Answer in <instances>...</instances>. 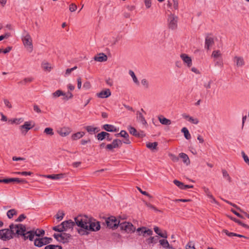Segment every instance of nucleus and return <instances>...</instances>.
<instances>
[{"label":"nucleus","mask_w":249,"mask_h":249,"mask_svg":"<svg viewBox=\"0 0 249 249\" xmlns=\"http://www.w3.org/2000/svg\"><path fill=\"white\" fill-rule=\"evenodd\" d=\"M10 36V34L9 33H7L3 35H1L0 36V41L5 38H8Z\"/></svg>","instance_id":"59"},{"label":"nucleus","mask_w":249,"mask_h":249,"mask_svg":"<svg viewBox=\"0 0 249 249\" xmlns=\"http://www.w3.org/2000/svg\"><path fill=\"white\" fill-rule=\"evenodd\" d=\"M223 232L228 236L229 237H232L234 235H236V233H233V232H231L228 231L227 230H224Z\"/></svg>","instance_id":"58"},{"label":"nucleus","mask_w":249,"mask_h":249,"mask_svg":"<svg viewBox=\"0 0 249 249\" xmlns=\"http://www.w3.org/2000/svg\"><path fill=\"white\" fill-rule=\"evenodd\" d=\"M53 230L55 231L59 232L60 233L64 231L62 227V225H61V224L58 226L53 227Z\"/></svg>","instance_id":"49"},{"label":"nucleus","mask_w":249,"mask_h":249,"mask_svg":"<svg viewBox=\"0 0 249 249\" xmlns=\"http://www.w3.org/2000/svg\"><path fill=\"white\" fill-rule=\"evenodd\" d=\"M122 142L119 139L114 140L111 144H108L106 146V148L109 150H112L113 148H118L121 146Z\"/></svg>","instance_id":"13"},{"label":"nucleus","mask_w":249,"mask_h":249,"mask_svg":"<svg viewBox=\"0 0 249 249\" xmlns=\"http://www.w3.org/2000/svg\"><path fill=\"white\" fill-rule=\"evenodd\" d=\"M241 154H242V157H243V158L244 159V161L247 164L249 165V158L248 156L243 151H242L241 152Z\"/></svg>","instance_id":"50"},{"label":"nucleus","mask_w":249,"mask_h":249,"mask_svg":"<svg viewBox=\"0 0 249 249\" xmlns=\"http://www.w3.org/2000/svg\"><path fill=\"white\" fill-rule=\"evenodd\" d=\"M157 145H158V143L157 142H147L146 144V147L151 150L156 149Z\"/></svg>","instance_id":"33"},{"label":"nucleus","mask_w":249,"mask_h":249,"mask_svg":"<svg viewBox=\"0 0 249 249\" xmlns=\"http://www.w3.org/2000/svg\"><path fill=\"white\" fill-rule=\"evenodd\" d=\"M107 135L106 132L103 131L97 134V138L98 140L102 141L106 138Z\"/></svg>","instance_id":"40"},{"label":"nucleus","mask_w":249,"mask_h":249,"mask_svg":"<svg viewBox=\"0 0 249 249\" xmlns=\"http://www.w3.org/2000/svg\"><path fill=\"white\" fill-rule=\"evenodd\" d=\"M43 176L48 178L57 180V179H59L61 178H63L64 177V174H53V175H44Z\"/></svg>","instance_id":"21"},{"label":"nucleus","mask_w":249,"mask_h":249,"mask_svg":"<svg viewBox=\"0 0 249 249\" xmlns=\"http://www.w3.org/2000/svg\"><path fill=\"white\" fill-rule=\"evenodd\" d=\"M85 133L84 132H78L73 134L71 136V138L73 140H76L83 137Z\"/></svg>","instance_id":"29"},{"label":"nucleus","mask_w":249,"mask_h":249,"mask_svg":"<svg viewBox=\"0 0 249 249\" xmlns=\"http://www.w3.org/2000/svg\"><path fill=\"white\" fill-rule=\"evenodd\" d=\"M137 119L138 120L143 124H146V121H145L144 117H143L142 113L138 111L137 113Z\"/></svg>","instance_id":"30"},{"label":"nucleus","mask_w":249,"mask_h":249,"mask_svg":"<svg viewBox=\"0 0 249 249\" xmlns=\"http://www.w3.org/2000/svg\"><path fill=\"white\" fill-rule=\"evenodd\" d=\"M10 230L5 229L0 230V239L6 241L13 238L14 235L17 237L21 236L24 240L29 239L32 240L35 235L37 236L44 233V230L38 229L33 230H28L24 225L22 224L14 225L10 226Z\"/></svg>","instance_id":"1"},{"label":"nucleus","mask_w":249,"mask_h":249,"mask_svg":"<svg viewBox=\"0 0 249 249\" xmlns=\"http://www.w3.org/2000/svg\"><path fill=\"white\" fill-rule=\"evenodd\" d=\"M117 137L119 136H121V137H123L124 138H127L129 137V135L128 133L124 130H122L121 132L115 135Z\"/></svg>","instance_id":"45"},{"label":"nucleus","mask_w":249,"mask_h":249,"mask_svg":"<svg viewBox=\"0 0 249 249\" xmlns=\"http://www.w3.org/2000/svg\"><path fill=\"white\" fill-rule=\"evenodd\" d=\"M177 17L173 16L172 15V29L174 28H176L177 26Z\"/></svg>","instance_id":"47"},{"label":"nucleus","mask_w":249,"mask_h":249,"mask_svg":"<svg viewBox=\"0 0 249 249\" xmlns=\"http://www.w3.org/2000/svg\"><path fill=\"white\" fill-rule=\"evenodd\" d=\"M182 116L184 119L192 124H197L199 123V120L196 117L191 116L185 113L183 114Z\"/></svg>","instance_id":"16"},{"label":"nucleus","mask_w":249,"mask_h":249,"mask_svg":"<svg viewBox=\"0 0 249 249\" xmlns=\"http://www.w3.org/2000/svg\"><path fill=\"white\" fill-rule=\"evenodd\" d=\"M223 177L224 178L227 180L229 182L231 181V178L228 173V172L226 170L222 171Z\"/></svg>","instance_id":"46"},{"label":"nucleus","mask_w":249,"mask_h":249,"mask_svg":"<svg viewBox=\"0 0 249 249\" xmlns=\"http://www.w3.org/2000/svg\"><path fill=\"white\" fill-rule=\"evenodd\" d=\"M107 57L104 53H100L94 57V60L98 62H105L107 60Z\"/></svg>","instance_id":"18"},{"label":"nucleus","mask_w":249,"mask_h":249,"mask_svg":"<svg viewBox=\"0 0 249 249\" xmlns=\"http://www.w3.org/2000/svg\"><path fill=\"white\" fill-rule=\"evenodd\" d=\"M77 7L74 3H71L69 6V10L71 12L75 11L77 10Z\"/></svg>","instance_id":"53"},{"label":"nucleus","mask_w":249,"mask_h":249,"mask_svg":"<svg viewBox=\"0 0 249 249\" xmlns=\"http://www.w3.org/2000/svg\"><path fill=\"white\" fill-rule=\"evenodd\" d=\"M119 226L122 230L125 231L127 233L133 232L136 230L135 227L132 224L127 222L120 223Z\"/></svg>","instance_id":"7"},{"label":"nucleus","mask_w":249,"mask_h":249,"mask_svg":"<svg viewBox=\"0 0 249 249\" xmlns=\"http://www.w3.org/2000/svg\"><path fill=\"white\" fill-rule=\"evenodd\" d=\"M128 129L131 134L135 136H139V134L137 133V130L134 127L130 126L128 127Z\"/></svg>","instance_id":"37"},{"label":"nucleus","mask_w":249,"mask_h":249,"mask_svg":"<svg viewBox=\"0 0 249 249\" xmlns=\"http://www.w3.org/2000/svg\"><path fill=\"white\" fill-rule=\"evenodd\" d=\"M86 129L87 130L88 132L90 134L95 133L98 130H97V128L94 127L92 126H87L86 127Z\"/></svg>","instance_id":"35"},{"label":"nucleus","mask_w":249,"mask_h":249,"mask_svg":"<svg viewBox=\"0 0 249 249\" xmlns=\"http://www.w3.org/2000/svg\"><path fill=\"white\" fill-rule=\"evenodd\" d=\"M24 35L22 37V41L24 47L29 52H32L33 50L32 38L30 34L24 31Z\"/></svg>","instance_id":"4"},{"label":"nucleus","mask_w":249,"mask_h":249,"mask_svg":"<svg viewBox=\"0 0 249 249\" xmlns=\"http://www.w3.org/2000/svg\"><path fill=\"white\" fill-rule=\"evenodd\" d=\"M23 121V119L22 118H18V119H15L13 122L14 123H15V124H19L21 123H22V122Z\"/></svg>","instance_id":"62"},{"label":"nucleus","mask_w":249,"mask_h":249,"mask_svg":"<svg viewBox=\"0 0 249 249\" xmlns=\"http://www.w3.org/2000/svg\"><path fill=\"white\" fill-rule=\"evenodd\" d=\"M34 80V78L31 77H28L24 78L22 80L19 82L18 84L25 85L27 83H31Z\"/></svg>","instance_id":"31"},{"label":"nucleus","mask_w":249,"mask_h":249,"mask_svg":"<svg viewBox=\"0 0 249 249\" xmlns=\"http://www.w3.org/2000/svg\"><path fill=\"white\" fill-rule=\"evenodd\" d=\"M14 182L23 183H27L25 180L19 178H9L0 179V183H10Z\"/></svg>","instance_id":"11"},{"label":"nucleus","mask_w":249,"mask_h":249,"mask_svg":"<svg viewBox=\"0 0 249 249\" xmlns=\"http://www.w3.org/2000/svg\"><path fill=\"white\" fill-rule=\"evenodd\" d=\"M106 223L108 228L115 229L119 226L120 221L115 217L112 216L106 220Z\"/></svg>","instance_id":"8"},{"label":"nucleus","mask_w":249,"mask_h":249,"mask_svg":"<svg viewBox=\"0 0 249 249\" xmlns=\"http://www.w3.org/2000/svg\"><path fill=\"white\" fill-rule=\"evenodd\" d=\"M186 249H196L194 243L193 242H189L186 246Z\"/></svg>","instance_id":"52"},{"label":"nucleus","mask_w":249,"mask_h":249,"mask_svg":"<svg viewBox=\"0 0 249 249\" xmlns=\"http://www.w3.org/2000/svg\"><path fill=\"white\" fill-rule=\"evenodd\" d=\"M173 182H174V184L176 186H177L178 188H179L181 189L184 190V184L182 182H181L178 180H174Z\"/></svg>","instance_id":"42"},{"label":"nucleus","mask_w":249,"mask_h":249,"mask_svg":"<svg viewBox=\"0 0 249 249\" xmlns=\"http://www.w3.org/2000/svg\"><path fill=\"white\" fill-rule=\"evenodd\" d=\"M77 88L79 89H81L82 86V79L81 77H78L77 79Z\"/></svg>","instance_id":"57"},{"label":"nucleus","mask_w":249,"mask_h":249,"mask_svg":"<svg viewBox=\"0 0 249 249\" xmlns=\"http://www.w3.org/2000/svg\"><path fill=\"white\" fill-rule=\"evenodd\" d=\"M33 108H34V110L35 111H36V112H37L38 113H41V110H40V109L39 108V107H38V106L37 105H34L33 106Z\"/></svg>","instance_id":"61"},{"label":"nucleus","mask_w":249,"mask_h":249,"mask_svg":"<svg viewBox=\"0 0 249 249\" xmlns=\"http://www.w3.org/2000/svg\"><path fill=\"white\" fill-rule=\"evenodd\" d=\"M141 83L145 89H148L149 87V82L146 79H142Z\"/></svg>","instance_id":"51"},{"label":"nucleus","mask_w":249,"mask_h":249,"mask_svg":"<svg viewBox=\"0 0 249 249\" xmlns=\"http://www.w3.org/2000/svg\"><path fill=\"white\" fill-rule=\"evenodd\" d=\"M100 229V225L99 222L95 219L90 217V222L88 224L87 231H96Z\"/></svg>","instance_id":"6"},{"label":"nucleus","mask_w":249,"mask_h":249,"mask_svg":"<svg viewBox=\"0 0 249 249\" xmlns=\"http://www.w3.org/2000/svg\"><path fill=\"white\" fill-rule=\"evenodd\" d=\"M233 61L235 66L237 67H242L245 64L244 58L242 56L236 55L233 57Z\"/></svg>","instance_id":"15"},{"label":"nucleus","mask_w":249,"mask_h":249,"mask_svg":"<svg viewBox=\"0 0 249 249\" xmlns=\"http://www.w3.org/2000/svg\"><path fill=\"white\" fill-rule=\"evenodd\" d=\"M90 217L86 215H79L74 218L76 225L80 228L77 230L78 232L82 235H88V225L90 222Z\"/></svg>","instance_id":"2"},{"label":"nucleus","mask_w":249,"mask_h":249,"mask_svg":"<svg viewBox=\"0 0 249 249\" xmlns=\"http://www.w3.org/2000/svg\"><path fill=\"white\" fill-rule=\"evenodd\" d=\"M41 68L45 71H50L52 69L50 63L47 62H43L41 64Z\"/></svg>","instance_id":"27"},{"label":"nucleus","mask_w":249,"mask_h":249,"mask_svg":"<svg viewBox=\"0 0 249 249\" xmlns=\"http://www.w3.org/2000/svg\"><path fill=\"white\" fill-rule=\"evenodd\" d=\"M103 128L108 132H116L117 131L116 128L111 124H106L103 125Z\"/></svg>","instance_id":"25"},{"label":"nucleus","mask_w":249,"mask_h":249,"mask_svg":"<svg viewBox=\"0 0 249 249\" xmlns=\"http://www.w3.org/2000/svg\"><path fill=\"white\" fill-rule=\"evenodd\" d=\"M212 81L210 80L209 81H208V82H205L204 83V87L206 89H209L211 88V84H212Z\"/></svg>","instance_id":"60"},{"label":"nucleus","mask_w":249,"mask_h":249,"mask_svg":"<svg viewBox=\"0 0 249 249\" xmlns=\"http://www.w3.org/2000/svg\"><path fill=\"white\" fill-rule=\"evenodd\" d=\"M137 189L143 195H145L150 198H151L152 196H150L147 192H145V191H143L142 190V189L139 187H137Z\"/></svg>","instance_id":"56"},{"label":"nucleus","mask_w":249,"mask_h":249,"mask_svg":"<svg viewBox=\"0 0 249 249\" xmlns=\"http://www.w3.org/2000/svg\"><path fill=\"white\" fill-rule=\"evenodd\" d=\"M158 119L160 123L163 125H169L171 123L170 120L165 118L162 115L159 116Z\"/></svg>","instance_id":"22"},{"label":"nucleus","mask_w":249,"mask_h":249,"mask_svg":"<svg viewBox=\"0 0 249 249\" xmlns=\"http://www.w3.org/2000/svg\"><path fill=\"white\" fill-rule=\"evenodd\" d=\"M45 231H44V233L40 234L39 235L36 236L35 235L34 238L32 241L34 240V245L35 246L41 247L44 245H46L50 243H51L52 241V239L51 238L48 237H44V238H40V236H42L44 234Z\"/></svg>","instance_id":"3"},{"label":"nucleus","mask_w":249,"mask_h":249,"mask_svg":"<svg viewBox=\"0 0 249 249\" xmlns=\"http://www.w3.org/2000/svg\"><path fill=\"white\" fill-rule=\"evenodd\" d=\"M129 74H130V75L131 76L132 79H133V81L134 82V83L137 85H139L140 84V83H139V80H138V78H137L136 76L135 75L134 72L133 71H131V70H130L129 71Z\"/></svg>","instance_id":"32"},{"label":"nucleus","mask_w":249,"mask_h":249,"mask_svg":"<svg viewBox=\"0 0 249 249\" xmlns=\"http://www.w3.org/2000/svg\"><path fill=\"white\" fill-rule=\"evenodd\" d=\"M73 97V94L71 92L68 91L67 93H65V95H63L62 99L65 101H67L70 99H71Z\"/></svg>","instance_id":"38"},{"label":"nucleus","mask_w":249,"mask_h":249,"mask_svg":"<svg viewBox=\"0 0 249 249\" xmlns=\"http://www.w3.org/2000/svg\"><path fill=\"white\" fill-rule=\"evenodd\" d=\"M44 132L46 134L50 135V136H52L54 134L53 129V128H52L51 127H47V128H45V129L44 130Z\"/></svg>","instance_id":"41"},{"label":"nucleus","mask_w":249,"mask_h":249,"mask_svg":"<svg viewBox=\"0 0 249 249\" xmlns=\"http://www.w3.org/2000/svg\"><path fill=\"white\" fill-rule=\"evenodd\" d=\"M181 58L184 63H185L188 67H191L192 64V59L188 55L182 54L181 55Z\"/></svg>","instance_id":"19"},{"label":"nucleus","mask_w":249,"mask_h":249,"mask_svg":"<svg viewBox=\"0 0 249 249\" xmlns=\"http://www.w3.org/2000/svg\"><path fill=\"white\" fill-rule=\"evenodd\" d=\"M53 237L57 241L63 243L69 242L71 239V235L70 234L63 232L60 233H54Z\"/></svg>","instance_id":"5"},{"label":"nucleus","mask_w":249,"mask_h":249,"mask_svg":"<svg viewBox=\"0 0 249 249\" xmlns=\"http://www.w3.org/2000/svg\"><path fill=\"white\" fill-rule=\"evenodd\" d=\"M65 215V213L63 211L59 210L55 215V218L58 220L61 221L63 219L64 216Z\"/></svg>","instance_id":"34"},{"label":"nucleus","mask_w":249,"mask_h":249,"mask_svg":"<svg viewBox=\"0 0 249 249\" xmlns=\"http://www.w3.org/2000/svg\"><path fill=\"white\" fill-rule=\"evenodd\" d=\"M213 43V39L210 37L207 36L205 39V48L208 50L212 46Z\"/></svg>","instance_id":"23"},{"label":"nucleus","mask_w":249,"mask_h":249,"mask_svg":"<svg viewBox=\"0 0 249 249\" xmlns=\"http://www.w3.org/2000/svg\"><path fill=\"white\" fill-rule=\"evenodd\" d=\"M160 244L164 248L168 247L169 246V243L165 239H162L160 240Z\"/></svg>","instance_id":"48"},{"label":"nucleus","mask_w":249,"mask_h":249,"mask_svg":"<svg viewBox=\"0 0 249 249\" xmlns=\"http://www.w3.org/2000/svg\"><path fill=\"white\" fill-rule=\"evenodd\" d=\"M75 224V222H73L71 220L65 221L61 223V225L64 231H66L68 229H73V226Z\"/></svg>","instance_id":"12"},{"label":"nucleus","mask_w":249,"mask_h":249,"mask_svg":"<svg viewBox=\"0 0 249 249\" xmlns=\"http://www.w3.org/2000/svg\"><path fill=\"white\" fill-rule=\"evenodd\" d=\"M136 231L140 236L142 235L143 236H146L147 235H151L153 234L152 231L147 229L145 227H142L138 228L136 230Z\"/></svg>","instance_id":"9"},{"label":"nucleus","mask_w":249,"mask_h":249,"mask_svg":"<svg viewBox=\"0 0 249 249\" xmlns=\"http://www.w3.org/2000/svg\"><path fill=\"white\" fill-rule=\"evenodd\" d=\"M31 122H25L24 124L19 126V129L22 134L25 135L27 132L33 127Z\"/></svg>","instance_id":"10"},{"label":"nucleus","mask_w":249,"mask_h":249,"mask_svg":"<svg viewBox=\"0 0 249 249\" xmlns=\"http://www.w3.org/2000/svg\"><path fill=\"white\" fill-rule=\"evenodd\" d=\"M83 88L86 89H89L91 88V84L89 81H86L83 84Z\"/></svg>","instance_id":"55"},{"label":"nucleus","mask_w":249,"mask_h":249,"mask_svg":"<svg viewBox=\"0 0 249 249\" xmlns=\"http://www.w3.org/2000/svg\"><path fill=\"white\" fill-rule=\"evenodd\" d=\"M158 236L151 237L147 239L146 241L148 244L156 243L158 242Z\"/></svg>","instance_id":"39"},{"label":"nucleus","mask_w":249,"mask_h":249,"mask_svg":"<svg viewBox=\"0 0 249 249\" xmlns=\"http://www.w3.org/2000/svg\"><path fill=\"white\" fill-rule=\"evenodd\" d=\"M154 230L155 232L160 237L165 238H167L166 233L165 232H161L160 229L158 227H155L154 228Z\"/></svg>","instance_id":"28"},{"label":"nucleus","mask_w":249,"mask_h":249,"mask_svg":"<svg viewBox=\"0 0 249 249\" xmlns=\"http://www.w3.org/2000/svg\"><path fill=\"white\" fill-rule=\"evenodd\" d=\"M215 62V66H219V67H222L223 65V63L221 60H218L216 61V59H214Z\"/></svg>","instance_id":"63"},{"label":"nucleus","mask_w":249,"mask_h":249,"mask_svg":"<svg viewBox=\"0 0 249 249\" xmlns=\"http://www.w3.org/2000/svg\"><path fill=\"white\" fill-rule=\"evenodd\" d=\"M44 249H62V247L58 245H49L46 246Z\"/></svg>","instance_id":"44"},{"label":"nucleus","mask_w":249,"mask_h":249,"mask_svg":"<svg viewBox=\"0 0 249 249\" xmlns=\"http://www.w3.org/2000/svg\"><path fill=\"white\" fill-rule=\"evenodd\" d=\"M16 213V211L15 209H11L7 212V215L9 218H11Z\"/></svg>","instance_id":"43"},{"label":"nucleus","mask_w":249,"mask_h":249,"mask_svg":"<svg viewBox=\"0 0 249 249\" xmlns=\"http://www.w3.org/2000/svg\"><path fill=\"white\" fill-rule=\"evenodd\" d=\"M144 3L147 8H149L151 7V0H145Z\"/></svg>","instance_id":"64"},{"label":"nucleus","mask_w":249,"mask_h":249,"mask_svg":"<svg viewBox=\"0 0 249 249\" xmlns=\"http://www.w3.org/2000/svg\"><path fill=\"white\" fill-rule=\"evenodd\" d=\"M181 132L183 133L184 137L186 140H189L191 139V135L187 128L185 127H183L181 130Z\"/></svg>","instance_id":"24"},{"label":"nucleus","mask_w":249,"mask_h":249,"mask_svg":"<svg viewBox=\"0 0 249 249\" xmlns=\"http://www.w3.org/2000/svg\"><path fill=\"white\" fill-rule=\"evenodd\" d=\"M3 102H4V105L7 107H8V108H12V105L11 104V103L10 102V101L7 99H4L3 100Z\"/></svg>","instance_id":"54"},{"label":"nucleus","mask_w":249,"mask_h":249,"mask_svg":"<svg viewBox=\"0 0 249 249\" xmlns=\"http://www.w3.org/2000/svg\"><path fill=\"white\" fill-rule=\"evenodd\" d=\"M71 132V130L68 127H63L57 130V133L61 137H64L68 136Z\"/></svg>","instance_id":"14"},{"label":"nucleus","mask_w":249,"mask_h":249,"mask_svg":"<svg viewBox=\"0 0 249 249\" xmlns=\"http://www.w3.org/2000/svg\"><path fill=\"white\" fill-rule=\"evenodd\" d=\"M65 95V92H64L63 91H62L61 90L58 89L52 94V97L53 99H55L57 98V97H59L61 96H63V95Z\"/></svg>","instance_id":"26"},{"label":"nucleus","mask_w":249,"mask_h":249,"mask_svg":"<svg viewBox=\"0 0 249 249\" xmlns=\"http://www.w3.org/2000/svg\"><path fill=\"white\" fill-rule=\"evenodd\" d=\"M179 157L182 160L183 162L186 166H188L190 163V160L187 155L184 153H181L179 154Z\"/></svg>","instance_id":"20"},{"label":"nucleus","mask_w":249,"mask_h":249,"mask_svg":"<svg viewBox=\"0 0 249 249\" xmlns=\"http://www.w3.org/2000/svg\"><path fill=\"white\" fill-rule=\"evenodd\" d=\"M221 56V53L219 50H215L213 51L212 56L214 59H217L219 57H220Z\"/></svg>","instance_id":"36"},{"label":"nucleus","mask_w":249,"mask_h":249,"mask_svg":"<svg viewBox=\"0 0 249 249\" xmlns=\"http://www.w3.org/2000/svg\"><path fill=\"white\" fill-rule=\"evenodd\" d=\"M111 95V91L109 89H107L96 93V96L100 98H106Z\"/></svg>","instance_id":"17"}]
</instances>
